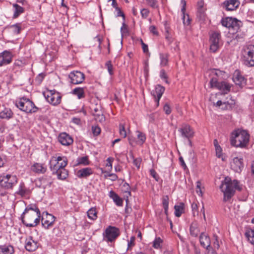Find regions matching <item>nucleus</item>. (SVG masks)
Wrapping results in <instances>:
<instances>
[{"label":"nucleus","instance_id":"nucleus-1","mask_svg":"<svg viewBox=\"0 0 254 254\" xmlns=\"http://www.w3.org/2000/svg\"><path fill=\"white\" fill-rule=\"evenodd\" d=\"M67 165V159L65 156L53 157L50 161V168L53 175H56L59 179L64 180L68 175L65 169Z\"/></svg>","mask_w":254,"mask_h":254},{"label":"nucleus","instance_id":"nucleus-2","mask_svg":"<svg viewBox=\"0 0 254 254\" xmlns=\"http://www.w3.org/2000/svg\"><path fill=\"white\" fill-rule=\"evenodd\" d=\"M239 184L237 180L231 181L225 179V182H223L220 187V190L223 192L224 201L229 200L234 195L236 190H241L242 187Z\"/></svg>","mask_w":254,"mask_h":254},{"label":"nucleus","instance_id":"nucleus-3","mask_svg":"<svg viewBox=\"0 0 254 254\" xmlns=\"http://www.w3.org/2000/svg\"><path fill=\"white\" fill-rule=\"evenodd\" d=\"M249 138L250 135L247 131L237 129L232 133L231 143L236 147L244 148L247 146Z\"/></svg>","mask_w":254,"mask_h":254},{"label":"nucleus","instance_id":"nucleus-4","mask_svg":"<svg viewBox=\"0 0 254 254\" xmlns=\"http://www.w3.org/2000/svg\"><path fill=\"white\" fill-rule=\"evenodd\" d=\"M15 105L20 110L26 113L33 114L41 110V109L36 107L32 101L25 97L16 101Z\"/></svg>","mask_w":254,"mask_h":254},{"label":"nucleus","instance_id":"nucleus-5","mask_svg":"<svg viewBox=\"0 0 254 254\" xmlns=\"http://www.w3.org/2000/svg\"><path fill=\"white\" fill-rule=\"evenodd\" d=\"M22 223L27 227H34L37 226L40 221L41 215H37L35 212H29L21 215Z\"/></svg>","mask_w":254,"mask_h":254},{"label":"nucleus","instance_id":"nucleus-6","mask_svg":"<svg viewBox=\"0 0 254 254\" xmlns=\"http://www.w3.org/2000/svg\"><path fill=\"white\" fill-rule=\"evenodd\" d=\"M17 183V178L15 175L2 174L0 176V186L5 189H11Z\"/></svg>","mask_w":254,"mask_h":254},{"label":"nucleus","instance_id":"nucleus-7","mask_svg":"<svg viewBox=\"0 0 254 254\" xmlns=\"http://www.w3.org/2000/svg\"><path fill=\"white\" fill-rule=\"evenodd\" d=\"M210 50L216 52L221 46V36L219 31H213L209 35Z\"/></svg>","mask_w":254,"mask_h":254},{"label":"nucleus","instance_id":"nucleus-8","mask_svg":"<svg viewBox=\"0 0 254 254\" xmlns=\"http://www.w3.org/2000/svg\"><path fill=\"white\" fill-rule=\"evenodd\" d=\"M43 95L47 101L54 106H57L61 102L62 96L56 90H48L44 92Z\"/></svg>","mask_w":254,"mask_h":254},{"label":"nucleus","instance_id":"nucleus-9","mask_svg":"<svg viewBox=\"0 0 254 254\" xmlns=\"http://www.w3.org/2000/svg\"><path fill=\"white\" fill-rule=\"evenodd\" d=\"M211 88H216L220 90L223 94H227L231 89V85L226 81L219 82L216 77H212L210 81Z\"/></svg>","mask_w":254,"mask_h":254},{"label":"nucleus","instance_id":"nucleus-10","mask_svg":"<svg viewBox=\"0 0 254 254\" xmlns=\"http://www.w3.org/2000/svg\"><path fill=\"white\" fill-rule=\"evenodd\" d=\"M244 61L246 65L254 66V45H248L245 49Z\"/></svg>","mask_w":254,"mask_h":254},{"label":"nucleus","instance_id":"nucleus-11","mask_svg":"<svg viewBox=\"0 0 254 254\" xmlns=\"http://www.w3.org/2000/svg\"><path fill=\"white\" fill-rule=\"evenodd\" d=\"M119 235V229L113 226H109L103 234L104 240L111 242L114 241Z\"/></svg>","mask_w":254,"mask_h":254},{"label":"nucleus","instance_id":"nucleus-12","mask_svg":"<svg viewBox=\"0 0 254 254\" xmlns=\"http://www.w3.org/2000/svg\"><path fill=\"white\" fill-rule=\"evenodd\" d=\"M68 77L70 78L71 83L78 84L83 82L85 79V75L83 73L75 70L70 72Z\"/></svg>","mask_w":254,"mask_h":254},{"label":"nucleus","instance_id":"nucleus-13","mask_svg":"<svg viewBox=\"0 0 254 254\" xmlns=\"http://www.w3.org/2000/svg\"><path fill=\"white\" fill-rule=\"evenodd\" d=\"M93 115L94 116L95 120L99 122L105 121V117L103 115V112L100 105H95L91 108Z\"/></svg>","mask_w":254,"mask_h":254},{"label":"nucleus","instance_id":"nucleus-14","mask_svg":"<svg viewBox=\"0 0 254 254\" xmlns=\"http://www.w3.org/2000/svg\"><path fill=\"white\" fill-rule=\"evenodd\" d=\"M240 4L239 0H225L221 4V6L226 11H234L239 7Z\"/></svg>","mask_w":254,"mask_h":254},{"label":"nucleus","instance_id":"nucleus-15","mask_svg":"<svg viewBox=\"0 0 254 254\" xmlns=\"http://www.w3.org/2000/svg\"><path fill=\"white\" fill-rule=\"evenodd\" d=\"M13 55L9 51L5 50L0 53V66L10 64Z\"/></svg>","mask_w":254,"mask_h":254},{"label":"nucleus","instance_id":"nucleus-16","mask_svg":"<svg viewBox=\"0 0 254 254\" xmlns=\"http://www.w3.org/2000/svg\"><path fill=\"white\" fill-rule=\"evenodd\" d=\"M232 79L236 85L241 88H242L246 84V79L241 74L240 71L238 70H235L234 72Z\"/></svg>","mask_w":254,"mask_h":254},{"label":"nucleus","instance_id":"nucleus-17","mask_svg":"<svg viewBox=\"0 0 254 254\" xmlns=\"http://www.w3.org/2000/svg\"><path fill=\"white\" fill-rule=\"evenodd\" d=\"M179 131L181 133L183 137L190 139L193 136L194 131L190 127V126L187 124H184L182 127L179 129Z\"/></svg>","mask_w":254,"mask_h":254},{"label":"nucleus","instance_id":"nucleus-18","mask_svg":"<svg viewBox=\"0 0 254 254\" xmlns=\"http://www.w3.org/2000/svg\"><path fill=\"white\" fill-rule=\"evenodd\" d=\"M231 166L235 172L240 173L244 167L243 158L235 157L231 163Z\"/></svg>","mask_w":254,"mask_h":254},{"label":"nucleus","instance_id":"nucleus-19","mask_svg":"<svg viewBox=\"0 0 254 254\" xmlns=\"http://www.w3.org/2000/svg\"><path fill=\"white\" fill-rule=\"evenodd\" d=\"M55 221V216L47 213L45 216L42 218V224L45 228L48 229L53 226Z\"/></svg>","mask_w":254,"mask_h":254},{"label":"nucleus","instance_id":"nucleus-20","mask_svg":"<svg viewBox=\"0 0 254 254\" xmlns=\"http://www.w3.org/2000/svg\"><path fill=\"white\" fill-rule=\"evenodd\" d=\"M58 140L64 146H68L73 142L72 137L66 132L61 133L59 135Z\"/></svg>","mask_w":254,"mask_h":254},{"label":"nucleus","instance_id":"nucleus-21","mask_svg":"<svg viewBox=\"0 0 254 254\" xmlns=\"http://www.w3.org/2000/svg\"><path fill=\"white\" fill-rule=\"evenodd\" d=\"M38 248V243L34 241L31 236L26 238L25 242V248L28 252H34Z\"/></svg>","mask_w":254,"mask_h":254},{"label":"nucleus","instance_id":"nucleus-22","mask_svg":"<svg viewBox=\"0 0 254 254\" xmlns=\"http://www.w3.org/2000/svg\"><path fill=\"white\" fill-rule=\"evenodd\" d=\"M165 91V87L160 84H158L155 86L154 90H153L151 92L152 95L155 98V101L156 102L157 105L159 104V100L161 98L163 94Z\"/></svg>","mask_w":254,"mask_h":254},{"label":"nucleus","instance_id":"nucleus-23","mask_svg":"<svg viewBox=\"0 0 254 254\" xmlns=\"http://www.w3.org/2000/svg\"><path fill=\"white\" fill-rule=\"evenodd\" d=\"M93 174L92 168L89 167L84 168L77 171L76 176L79 178H86Z\"/></svg>","mask_w":254,"mask_h":254},{"label":"nucleus","instance_id":"nucleus-24","mask_svg":"<svg viewBox=\"0 0 254 254\" xmlns=\"http://www.w3.org/2000/svg\"><path fill=\"white\" fill-rule=\"evenodd\" d=\"M199 241L201 246L208 250L210 248V238L204 233H201L199 236Z\"/></svg>","mask_w":254,"mask_h":254},{"label":"nucleus","instance_id":"nucleus-25","mask_svg":"<svg viewBox=\"0 0 254 254\" xmlns=\"http://www.w3.org/2000/svg\"><path fill=\"white\" fill-rule=\"evenodd\" d=\"M181 3L182 5V7L181 8V12L183 14V23L185 25H189L190 22V18L189 17V14L185 13L186 11V1L185 0H181Z\"/></svg>","mask_w":254,"mask_h":254},{"label":"nucleus","instance_id":"nucleus-26","mask_svg":"<svg viewBox=\"0 0 254 254\" xmlns=\"http://www.w3.org/2000/svg\"><path fill=\"white\" fill-rule=\"evenodd\" d=\"M14 247L10 244L0 245V254H13Z\"/></svg>","mask_w":254,"mask_h":254},{"label":"nucleus","instance_id":"nucleus-27","mask_svg":"<svg viewBox=\"0 0 254 254\" xmlns=\"http://www.w3.org/2000/svg\"><path fill=\"white\" fill-rule=\"evenodd\" d=\"M31 169L35 173L43 174L46 172L47 168L44 164L36 163L32 166Z\"/></svg>","mask_w":254,"mask_h":254},{"label":"nucleus","instance_id":"nucleus-28","mask_svg":"<svg viewBox=\"0 0 254 254\" xmlns=\"http://www.w3.org/2000/svg\"><path fill=\"white\" fill-rule=\"evenodd\" d=\"M109 197L111 198L116 204L119 206H122L123 204V200L113 190H111L109 194Z\"/></svg>","mask_w":254,"mask_h":254},{"label":"nucleus","instance_id":"nucleus-29","mask_svg":"<svg viewBox=\"0 0 254 254\" xmlns=\"http://www.w3.org/2000/svg\"><path fill=\"white\" fill-rule=\"evenodd\" d=\"M13 115V114L10 109L5 108L0 112V118L9 120L12 118Z\"/></svg>","mask_w":254,"mask_h":254},{"label":"nucleus","instance_id":"nucleus-30","mask_svg":"<svg viewBox=\"0 0 254 254\" xmlns=\"http://www.w3.org/2000/svg\"><path fill=\"white\" fill-rule=\"evenodd\" d=\"M190 234L191 236L196 237L199 234V229L198 225L196 222H193L191 224L190 227Z\"/></svg>","mask_w":254,"mask_h":254},{"label":"nucleus","instance_id":"nucleus-31","mask_svg":"<svg viewBox=\"0 0 254 254\" xmlns=\"http://www.w3.org/2000/svg\"><path fill=\"white\" fill-rule=\"evenodd\" d=\"M13 18H16L18 17L21 13L24 12V8L19 5L17 3L13 4Z\"/></svg>","mask_w":254,"mask_h":254},{"label":"nucleus","instance_id":"nucleus-32","mask_svg":"<svg viewBox=\"0 0 254 254\" xmlns=\"http://www.w3.org/2000/svg\"><path fill=\"white\" fill-rule=\"evenodd\" d=\"M29 212H35L37 215H41V212L39 209L35 204L28 205L26 207L23 213H24V214H25L26 213H28Z\"/></svg>","mask_w":254,"mask_h":254},{"label":"nucleus","instance_id":"nucleus-33","mask_svg":"<svg viewBox=\"0 0 254 254\" xmlns=\"http://www.w3.org/2000/svg\"><path fill=\"white\" fill-rule=\"evenodd\" d=\"M185 204L183 203H180L179 205H176L174 206L175 215L176 217H179L184 212Z\"/></svg>","mask_w":254,"mask_h":254},{"label":"nucleus","instance_id":"nucleus-34","mask_svg":"<svg viewBox=\"0 0 254 254\" xmlns=\"http://www.w3.org/2000/svg\"><path fill=\"white\" fill-rule=\"evenodd\" d=\"M72 94L76 96L79 99L84 98V88L76 87L72 92Z\"/></svg>","mask_w":254,"mask_h":254},{"label":"nucleus","instance_id":"nucleus-35","mask_svg":"<svg viewBox=\"0 0 254 254\" xmlns=\"http://www.w3.org/2000/svg\"><path fill=\"white\" fill-rule=\"evenodd\" d=\"M90 164L88 157L85 156L83 157H78L77 159V165H83L84 166L88 165Z\"/></svg>","mask_w":254,"mask_h":254},{"label":"nucleus","instance_id":"nucleus-36","mask_svg":"<svg viewBox=\"0 0 254 254\" xmlns=\"http://www.w3.org/2000/svg\"><path fill=\"white\" fill-rule=\"evenodd\" d=\"M136 133L137 137L138 139L137 141V143L140 145H142L146 140L145 134L139 130L136 131Z\"/></svg>","mask_w":254,"mask_h":254},{"label":"nucleus","instance_id":"nucleus-37","mask_svg":"<svg viewBox=\"0 0 254 254\" xmlns=\"http://www.w3.org/2000/svg\"><path fill=\"white\" fill-rule=\"evenodd\" d=\"M245 236L247 238L248 241L252 244L254 245V230L250 229L248 230Z\"/></svg>","mask_w":254,"mask_h":254},{"label":"nucleus","instance_id":"nucleus-38","mask_svg":"<svg viewBox=\"0 0 254 254\" xmlns=\"http://www.w3.org/2000/svg\"><path fill=\"white\" fill-rule=\"evenodd\" d=\"M87 216L89 219L92 220H96L97 218V211L95 208H90L87 212Z\"/></svg>","mask_w":254,"mask_h":254},{"label":"nucleus","instance_id":"nucleus-39","mask_svg":"<svg viewBox=\"0 0 254 254\" xmlns=\"http://www.w3.org/2000/svg\"><path fill=\"white\" fill-rule=\"evenodd\" d=\"M50 183L47 182V179L45 178H40L36 182V185L39 188L45 189L48 184Z\"/></svg>","mask_w":254,"mask_h":254},{"label":"nucleus","instance_id":"nucleus-40","mask_svg":"<svg viewBox=\"0 0 254 254\" xmlns=\"http://www.w3.org/2000/svg\"><path fill=\"white\" fill-rule=\"evenodd\" d=\"M232 17H227L225 18H222L221 23L222 25L231 29V23H232Z\"/></svg>","mask_w":254,"mask_h":254},{"label":"nucleus","instance_id":"nucleus-41","mask_svg":"<svg viewBox=\"0 0 254 254\" xmlns=\"http://www.w3.org/2000/svg\"><path fill=\"white\" fill-rule=\"evenodd\" d=\"M232 23H231V29H233L234 31H237L240 28V24L241 21L237 20L236 18H232Z\"/></svg>","mask_w":254,"mask_h":254},{"label":"nucleus","instance_id":"nucleus-42","mask_svg":"<svg viewBox=\"0 0 254 254\" xmlns=\"http://www.w3.org/2000/svg\"><path fill=\"white\" fill-rule=\"evenodd\" d=\"M162 204L164 209L165 213L167 216L169 206V197L167 195L163 197L162 200Z\"/></svg>","mask_w":254,"mask_h":254},{"label":"nucleus","instance_id":"nucleus-43","mask_svg":"<svg viewBox=\"0 0 254 254\" xmlns=\"http://www.w3.org/2000/svg\"><path fill=\"white\" fill-rule=\"evenodd\" d=\"M160 59L161 60L160 65L162 66H164L167 65L168 59V55L164 54H160Z\"/></svg>","mask_w":254,"mask_h":254},{"label":"nucleus","instance_id":"nucleus-44","mask_svg":"<svg viewBox=\"0 0 254 254\" xmlns=\"http://www.w3.org/2000/svg\"><path fill=\"white\" fill-rule=\"evenodd\" d=\"M206 16L204 9H197V17L200 20L203 21Z\"/></svg>","mask_w":254,"mask_h":254},{"label":"nucleus","instance_id":"nucleus-45","mask_svg":"<svg viewBox=\"0 0 254 254\" xmlns=\"http://www.w3.org/2000/svg\"><path fill=\"white\" fill-rule=\"evenodd\" d=\"M162 242L163 241L160 237L156 238L153 243V248L156 249L160 248Z\"/></svg>","mask_w":254,"mask_h":254},{"label":"nucleus","instance_id":"nucleus-46","mask_svg":"<svg viewBox=\"0 0 254 254\" xmlns=\"http://www.w3.org/2000/svg\"><path fill=\"white\" fill-rule=\"evenodd\" d=\"M119 133L124 138L127 136V132L125 130V126L122 124L119 125Z\"/></svg>","mask_w":254,"mask_h":254},{"label":"nucleus","instance_id":"nucleus-47","mask_svg":"<svg viewBox=\"0 0 254 254\" xmlns=\"http://www.w3.org/2000/svg\"><path fill=\"white\" fill-rule=\"evenodd\" d=\"M11 28H12L13 32L16 34H19L21 31L19 24L12 25L11 26Z\"/></svg>","mask_w":254,"mask_h":254},{"label":"nucleus","instance_id":"nucleus-48","mask_svg":"<svg viewBox=\"0 0 254 254\" xmlns=\"http://www.w3.org/2000/svg\"><path fill=\"white\" fill-rule=\"evenodd\" d=\"M109 74L112 75L113 74V65L111 61H108L105 64Z\"/></svg>","mask_w":254,"mask_h":254},{"label":"nucleus","instance_id":"nucleus-49","mask_svg":"<svg viewBox=\"0 0 254 254\" xmlns=\"http://www.w3.org/2000/svg\"><path fill=\"white\" fill-rule=\"evenodd\" d=\"M149 6L153 8H158L157 1L156 0H146Z\"/></svg>","mask_w":254,"mask_h":254},{"label":"nucleus","instance_id":"nucleus-50","mask_svg":"<svg viewBox=\"0 0 254 254\" xmlns=\"http://www.w3.org/2000/svg\"><path fill=\"white\" fill-rule=\"evenodd\" d=\"M140 13L142 18H146L149 14V10L146 8H143L140 11Z\"/></svg>","mask_w":254,"mask_h":254},{"label":"nucleus","instance_id":"nucleus-51","mask_svg":"<svg viewBox=\"0 0 254 254\" xmlns=\"http://www.w3.org/2000/svg\"><path fill=\"white\" fill-rule=\"evenodd\" d=\"M215 148L216 155L218 158L222 157V149L220 146H216Z\"/></svg>","mask_w":254,"mask_h":254},{"label":"nucleus","instance_id":"nucleus-52","mask_svg":"<svg viewBox=\"0 0 254 254\" xmlns=\"http://www.w3.org/2000/svg\"><path fill=\"white\" fill-rule=\"evenodd\" d=\"M92 131L94 135L97 136L100 133L101 129L97 126L92 127Z\"/></svg>","mask_w":254,"mask_h":254},{"label":"nucleus","instance_id":"nucleus-53","mask_svg":"<svg viewBox=\"0 0 254 254\" xmlns=\"http://www.w3.org/2000/svg\"><path fill=\"white\" fill-rule=\"evenodd\" d=\"M27 190H26L22 185L20 186L18 192L19 194L21 195H25L27 193Z\"/></svg>","mask_w":254,"mask_h":254},{"label":"nucleus","instance_id":"nucleus-54","mask_svg":"<svg viewBox=\"0 0 254 254\" xmlns=\"http://www.w3.org/2000/svg\"><path fill=\"white\" fill-rule=\"evenodd\" d=\"M163 110L167 115H169L171 113L170 105L168 103L164 104Z\"/></svg>","mask_w":254,"mask_h":254},{"label":"nucleus","instance_id":"nucleus-55","mask_svg":"<svg viewBox=\"0 0 254 254\" xmlns=\"http://www.w3.org/2000/svg\"><path fill=\"white\" fill-rule=\"evenodd\" d=\"M150 174L156 181H159V177L154 169L150 170Z\"/></svg>","mask_w":254,"mask_h":254},{"label":"nucleus","instance_id":"nucleus-56","mask_svg":"<svg viewBox=\"0 0 254 254\" xmlns=\"http://www.w3.org/2000/svg\"><path fill=\"white\" fill-rule=\"evenodd\" d=\"M160 77L162 78V79H166L165 80V82L167 84H169V82L167 80V74L166 73V72L165 71L164 69H162L160 71Z\"/></svg>","mask_w":254,"mask_h":254},{"label":"nucleus","instance_id":"nucleus-57","mask_svg":"<svg viewBox=\"0 0 254 254\" xmlns=\"http://www.w3.org/2000/svg\"><path fill=\"white\" fill-rule=\"evenodd\" d=\"M201 185V183L199 181L197 182L196 191V193L199 195H202V190H201V188H200Z\"/></svg>","mask_w":254,"mask_h":254},{"label":"nucleus","instance_id":"nucleus-58","mask_svg":"<svg viewBox=\"0 0 254 254\" xmlns=\"http://www.w3.org/2000/svg\"><path fill=\"white\" fill-rule=\"evenodd\" d=\"M128 140L129 144L132 146H135L137 143V141H135V139L132 136H128Z\"/></svg>","mask_w":254,"mask_h":254},{"label":"nucleus","instance_id":"nucleus-59","mask_svg":"<svg viewBox=\"0 0 254 254\" xmlns=\"http://www.w3.org/2000/svg\"><path fill=\"white\" fill-rule=\"evenodd\" d=\"M116 10L117 12V17L122 16L124 20H125V15L124 14L123 12L121 10V8L119 7H118V8H116Z\"/></svg>","mask_w":254,"mask_h":254},{"label":"nucleus","instance_id":"nucleus-60","mask_svg":"<svg viewBox=\"0 0 254 254\" xmlns=\"http://www.w3.org/2000/svg\"><path fill=\"white\" fill-rule=\"evenodd\" d=\"M165 38L167 40V42H168L169 44H170L171 43H172L173 40L169 33L168 31L166 32V34L165 35Z\"/></svg>","mask_w":254,"mask_h":254},{"label":"nucleus","instance_id":"nucleus-61","mask_svg":"<svg viewBox=\"0 0 254 254\" xmlns=\"http://www.w3.org/2000/svg\"><path fill=\"white\" fill-rule=\"evenodd\" d=\"M140 42L143 52L146 53L148 52V46L143 42L142 39L140 40Z\"/></svg>","mask_w":254,"mask_h":254},{"label":"nucleus","instance_id":"nucleus-62","mask_svg":"<svg viewBox=\"0 0 254 254\" xmlns=\"http://www.w3.org/2000/svg\"><path fill=\"white\" fill-rule=\"evenodd\" d=\"M135 240V237L132 236L130 238V240L128 241L127 244V250L129 249V248L134 245V241Z\"/></svg>","mask_w":254,"mask_h":254},{"label":"nucleus","instance_id":"nucleus-63","mask_svg":"<svg viewBox=\"0 0 254 254\" xmlns=\"http://www.w3.org/2000/svg\"><path fill=\"white\" fill-rule=\"evenodd\" d=\"M149 30H150V32L152 33L154 35H158V33L156 28L155 26H154V25L150 26L149 27Z\"/></svg>","mask_w":254,"mask_h":254},{"label":"nucleus","instance_id":"nucleus-64","mask_svg":"<svg viewBox=\"0 0 254 254\" xmlns=\"http://www.w3.org/2000/svg\"><path fill=\"white\" fill-rule=\"evenodd\" d=\"M140 162L141 161L140 159L136 158L133 160V163L134 165H135L137 168V169H139L140 167Z\"/></svg>","mask_w":254,"mask_h":254}]
</instances>
